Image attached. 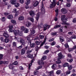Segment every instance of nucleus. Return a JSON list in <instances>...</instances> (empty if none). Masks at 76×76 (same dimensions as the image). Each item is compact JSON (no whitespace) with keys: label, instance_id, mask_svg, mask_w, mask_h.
Here are the masks:
<instances>
[{"label":"nucleus","instance_id":"nucleus-51","mask_svg":"<svg viewBox=\"0 0 76 76\" xmlns=\"http://www.w3.org/2000/svg\"><path fill=\"white\" fill-rule=\"evenodd\" d=\"M1 20L3 22H4L6 20V18L4 17H3L2 18Z\"/></svg>","mask_w":76,"mask_h":76},{"label":"nucleus","instance_id":"nucleus-17","mask_svg":"<svg viewBox=\"0 0 76 76\" xmlns=\"http://www.w3.org/2000/svg\"><path fill=\"white\" fill-rule=\"evenodd\" d=\"M31 2V0H27L25 2V4L26 5H28L30 4Z\"/></svg>","mask_w":76,"mask_h":76},{"label":"nucleus","instance_id":"nucleus-52","mask_svg":"<svg viewBox=\"0 0 76 76\" xmlns=\"http://www.w3.org/2000/svg\"><path fill=\"white\" fill-rule=\"evenodd\" d=\"M3 55L0 54V60H1L3 58Z\"/></svg>","mask_w":76,"mask_h":76},{"label":"nucleus","instance_id":"nucleus-8","mask_svg":"<svg viewBox=\"0 0 76 76\" xmlns=\"http://www.w3.org/2000/svg\"><path fill=\"white\" fill-rule=\"evenodd\" d=\"M76 12V8H75L74 9H72L70 11V13L71 15H73V13H75Z\"/></svg>","mask_w":76,"mask_h":76},{"label":"nucleus","instance_id":"nucleus-20","mask_svg":"<svg viewBox=\"0 0 76 76\" xmlns=\"http://www.w3.org/2000/svg\"><path fill=\"white\" fill-rule=\"evenodd\" d=\"M47 58V56H42L41 59L42 61H44V60H45Z\"/></svg>","mask_w":76,"mask_h":76},{"label":"nucleus","instance_id":"nucleus-53","mask_svg":"<svg viewBox=\"0 0 76 76\" xmlns=\"http://www.w3.org/2000/svg\"><path fill=\"white\" fill-rule=\"evenodd\" d=\"M56 63H57V64H60V63H61V61L58 60L57 61H56Z\"/></svg>","mask_w":76,"mask_h":76},{"label":"nucleus","instance_id":"nucleus-3","mask_svg":"<svg viewBox=\"0 0 76 76\" xmlns=\"http://www.w3.org/2000/svg\"><path fill=\"white\" fill-rule=\"evenodd\" d=\"M14 39L15 41H17L18 42H20L23 44V45H25V40H23V39H20V38H18V37H15V38Z\"/></svg>","mask_w":76,"mask_h":76},{"label":"nucleus","instance_id":"nucleus-48","mask_svg":"<svg viewBox=\"0 0 76 76\" xmlns=\"http://www.w3.org/2000/svg\"><path fill=\"white\" fill-rule=\"evenodd\" d=\"M70 73H71L70 71H68L66 73V75H69V74H70Z\"/></svg>","mask_w":76,"mask_h":76},{"label":"nucleus","instance_id":"nucleus-62","mask_svg":"<svg viewBox=\"0 0 76 76\" xmlns=\"http://www.w3.org/2000/svg\"><path fill=\"white\" fill-rule=\"evenodd\" d=\"M64 46L66 48H69V46L67 44H65Z\"/></svg>","mask_w":76,"mask_h":76},{"label":"nucleus","instance_id":"nucleus-39","mask_svg":"<svg viewBox=\"0 0 76 76\" xmlns=\"http://www.w3.org/2000/svg\"><path fill=\"white\" fill-rule=\"evenodd\" d=\"M59 38L61 42H63V41H64V38H63V37H60Z\"/></svg>","mask_w":76,"mask_h":76},{"label":"nucleus","instance_id":"nucleus-2","mask_svg":"<svg viewBox=\"0 0 76 76\" xmlns=\"http://www.w3.org/2000/svg\"><path fill=\"white\" fill-rule=\"evenodd\" d=\"M50 1L52 3L50 4V9H52L53 7H56L57 4V2L55 0H50Z\"/></svg>","mask_w":76,"mask_h":76},{"label":"nucleus","instance_id":"nucleus-58","mask_svg":"<svg viewBox=\"0 0 76 76\" xmlns=\"http://www.w3.org/2000/svg\"><path fill=\"white\" fill-rule=\"evenodd\" d=\"M56 42L54 41L51 44V45H54L56 44Z\"/></svg>","mask_w":76,"mask_h":76},{"label":"nucleus","instance_id":"nucleus-56","mask_svg":"<svg viewBox=\"0 0 76 76\" xmlns=\"http://www.w3.org/2000/svg\"><path fill=\"white\" fill-rule=\"evenodd\" d=\"M19 1L21 4H23L24 3V1L23 0H19Z\"/></svg>","mask_w":76,"mask_h":76},{"label":"nucleus","instance_id":"nucleus-41","mask_svg":"<svg viewBox=\"0 0 76 76\" xmlns=\"http://www.w3.org/2000/svg\"><path fill=\"white\" fill-rule=\"evenodd\" d=\"M69 65V64L67 63H65L63 65V67H67Z\"/></svg>","mask_w":76,"mask_h":76},{"label":"nucleus","instance_id":"nucleus-36","mask_svg":"<svg viewBox=\"0 0 76 76\" xmlns=\"http://www.w3.org/2000/svg\"><path fill=\"white\" fill-rule=\"evenodd\" d=\"M61 73V71L60 70H58L56 72L57 75H60Z\"/></svg>","mask_w":76,"mask_h":76},{"label":"nucleus","instance_id":"nucleus-31","mask_svg":"<svg viewBox=\"0 0 76 76\" xmlns=\"http://www.w3.org/2000/svg\"><path fill=\"white\" fill-rule=\"evenodd\" d=\"M26 25L28 27H29L31 26V23L29 22H27L26 23Z\"/></svg>","mask_w":76,"mask_h":76},{"label":"nucleus","instance_id":"nucleus-40","mask_svg":"<svg viewBox=\"0 0 76 76\" xmlns=\"http://www.w3.org/2000/svg\"><path fill=\"white\" fill-rule=\"evenodd\" d=\"M42 67V66H40L37 67L36 69V70H39V69H41Z\"/></svg>","mask_w":76,"mask_h":76},{"label":"nucleus","instance_id":"nucleus-6","mask_svg":"<svg viewBox=\"0 0 76 76\" xmlns=\"http://www.w3.org/2000/svg\"><path fill=\"white\" fill-rule=\"evenodd\" d=\"M58 60H60V59H61V58H64L65 56L64 55H62V53H61V52H60L58 54Z\"/></svg>","mask_w":76,"mask_h":76},{"label":"nucleus","instance_id":"nucleus-28","mask_svg":"<svg viewBox=\"0 0 76 76\" xmlns=\"http://www.w3.org/2000/svg\"><path fill=\"white\" fill-rule=\"evenodd\" d=\"M40 74V72H37V71H35L34 72V75H38Z\"/></svg>","mask_w":76,"mask_h":76},{"label":"nucleus","instance_id":"nucleus-32","mask_svg":"<svg viewBox=\"0 0 76 76\" xmlns=\"http://www.w3.org/2000/svg\"><path fill=\"white\" fill-rule=\"evenodd\" d=\"M56 67H57L56 65L55 64H54L52 66V68L53 69H54L56 68Z\"/></svg>","mask_w":76,"mask_h":76},{"label":"nucleus","instance_id":"nucleus-50","mask_svg":"<svg viewBox=\"0 0 76 76\" xmlns=\"http://www.w3.org/2000/svg\"><path fill=\"white\" fill-rule=\"evenodd\" d=\"M57 34V32H55L54 33H51V35H56Z\"/></svg>","mask_w":76,"mask_h":76},{"label":"nucleus","instance_id":"nucleus-60","mask_svg":"<svg viewBox=\"0 0 76 76\" xmlns=\"http://www.w3.org/2000/svg\"><path fill=\"white\" fill-rule=\"evenodd\" d=\"M35 46V43H32L30 45V47H33Z\"/></svg>","mask_w":76,"mask_h":76},{"label":"nucleus","instance_id":"nucleus-10","mask_svg":"<svg viewBox=\"0 0 76 76\" xmlns=\"http://www.w3.org/2000/svg\"><path fill=\"white\" fill-rule=\"evenodd\" d=\"M37 63L39 65H41V64H44V63L42 62V61L41 60H39L37 61Z\"/></svg>","mask_w":76,"mask_h":76},{"label":"nucleus","instance_id":"nucleus-14","mask_svg":"<svg viewBox=\"0 0 76 76\" xmlns=\"http://www.w3.org/2000/svg\"><path fill=\"white\" fill-rule=\"evenodd\" d=\"M11 23H12L14 25H16V20L12 19L11 20Z\"/></svg>","mask_w":76,"mask_h":76},{"label":"nucleus","instance_id":"nucleus-42","mask_svg":"<svg viewBox=\"0 0 76 76\" xmlns=\"http://www.w3.org/2000/svg\"><path fill=\"white\" fill-rule=\"evenodd\" d=\"M41 10H42V12H44V5H43L42 4V5Z\"/></svg>","mask_w":76,"mask_h":76},{"label":"nucleus","instance_id":"nucleus-37","mask_svg":"<svg viewBox=\"0 0 76 76\" xmlns=\"http://www.w3.org/2000/svg\"><path fill=\"white\" fill-rule=\"evenodd\" d=\"M73 67L71 65H69L68 66V68L69 70H71Z\"/></svg>","mask_w":76,"mask_h":76},{"label":"nucleus","instance_id":"nucleus-55","mask_svg":"<svg viewBox=\"0 0 76 76\" xmlns=\"http://www.w3.org/2000/svg\"><path fill=\"white\" fill-rule=\"evenodd\" d=\"M49 73V74H50V75H52L54 74V71H51Z\"/></svg>","mask_w":76,"mask_h":76},{"label":"nucleus","instance_id":"nucleus-16","mask_svg":"<svg viewBox=\"0 0 76 76\" xmlns=\"http://www.w3.org/2000/svg\"><path fill=\"white\" fill-rule=\"evenodd\" d=\"M39 4V2L37 1L34 4L33 6H34V7H36V6H37V5H38Z\"/></svg>","mask_w":76,"mask_h":76},{"label":"nucleus","instance_id":"nucleus-13","mask_svg":"<svg viewBox=\"0 0 76 76\" xmlns=\"http://www.w3.org/2000/svg\"><path fill=\"white\" fill-rule=\"evenodd\" d=\"M46 39H47V37H45V39L44 41L40 45V47H42V46L43 45H44V44H45V41H46Z\"/></svg>","mask_w":76,"mask_h":76},{"label":"nucleus","instance_id":"nucleus-33","mask_svg":"<svg viewBox=\"0 0 76 76\" xmlns=\"http://www.w3.org/2000/svg\"><path fill=\"white\" fill-rule=\"evenodd\" d=\"M16 0H12L11 1V3L12 4H14L16 3Z\"/></svg>","mask_w":76,"mask_h":76},{"label":"nucleus","instance_id":"nucleus-61","mask_svg":"<svg viewBox=\"0 0 76 76\" xmlns=\"http://www.w3.org/2000/svg\"><path fill=\"white\" fill-rule=\"evenodd\" d=\"M67 61H68L70 63H71L72 62V61H73L72 59L70 60L69 59H68L67 60Z\"/></svg>","mask_w":76,"mask_h":76},{"label":"nucleus","instance_id":"nucleus-29","mask_svg":"<svg viewBox=\"0 0 76 76\" xmlns=\"http://www.w3.org/2000/svg\"><path fill=\"white\" fill-rule=\"evenodd\" d=\"M35 12L34 11H31L30 12V15L31 16H32L34 14Z\"/></svg>","mask_w":76,"mask_h":76},{"label":"nucleus","instance_id":"nucleus-9","mask_svg":"<svg viewBox=\"0 0 76 76\" xmlns=\"http://www.w3.org/2000/svg\"><path fill=\"white\" fill-rule=\"evenodd\" d=\"M3 35L4 37H5L6 38H7L9 37V35L7 33V31H4V33L3 34Z\"/></svg>","mask_w":76,"mask_h":76},{"label":"nucleus","instance_id":"nucleus-35","mask_svg":"<svg viewBox=\"0 0 76 76\" xmlns=\"http://www.w3.org/2000/svg\"><path fill=\"white\" fill-rule=\"evenodd\" d=\"M0 39H1V42H4L5 39L4 38V37H0Z\"/></svg>","mask_w":76,"mask_h":76},{"label":"nucleus","instance_id":"nucleus-54","mask_svg":"<svg viewBox=\"0 0 76 76\" xmlns=\"http://www.w3.org/2000/svg\"><path fill=\"white\" fill-rule=\"evenodd\" d=\"M35 43L37 45H39V44H40V42L38 41H36Z\"/></svg>","mask_w":76,"mask_h":76},{"label":"nucleus","instance_id":"nucleus-64","mask_svg":"<svg viewBox=\"0 0 76 76\" xmlns=\"http://www.w3.org/2000/svg\"><path fill=\"white\" fill-rule=\"evenodd\" d=\"M13 28V26L12 25H10L9 26V29H12V28Z\"/></svg>","mask_w":76,"mask_h":76},{"label":"nucleus","instance_id":"nucleus-11","mask_svg":"<svg viewBox=\"0 0 76 76\" xmlns=\"http://www.w3.org/2000/svg\"><path fill=\"white\" fill-rule=\"evenodd\" d=\"M61 11H62L63 14H65L67 12V10H66L65 9H63L61 10Z\"/></svg>","mask_w":76,"mask_h":76},{"label":"nucleus","instance_id":"nucleus-15","mask_svg":"<svg viewBox=\"0 0 76 76\" xmlns=\"http://www.w3.org/2000/svg\"><path fill=\"white\" fill-rule=\"evenodd\" d=\"M31 34V35H33L35 33V31L34 29H31L30 30Z\"/></svg>","mask_w":76,"mask_h":76},{"label":"nucleus","instance_id":"nucleus-45","mask_svg":"<svg viewBox=\"0 0 76 76\" xmlns=\"http://www.w3.org/2000/svg\"><path fill=\"white\" fill-rule=\"evenodd\" d=\"M30 20L32 22H34V19L33 18H31L30 19Z\"/></svg>","mask_w":76,"mask_h":76},{"label":"nucleus","instance_id":"nucleus-27","mask_svg":"<svg viewBox=\"0 0 76 76\" xmlns=\"http://www.w3.org/2000/svg\"><path fill=\"white\" fill-rule=\"evenodd\" d=\"M9 39L8 38H5L4 42H5V43H7V42H9Z\"/></svg>","mask_w":76,"mask_h":76},{"label":"nucleus","instance_id":"nucleus-44","mask_svg":"<svg viewBox=\"0 0 76 76\" xmlns=\"http://www.w3.org/2000/svg\"><path fill=\"white\" fill-rule=\"evenodd\" d=\"M25 27L24 26H22L21 27V30L22 31H23L25 29Z\"/></svg>","mask_w":76,"mask_h":76},{"label":"nucleus","instance_id":"nucleus-38","mask_svg":"<svg viewBox=\"0 0 76 76\" xmlns=\"http://www.w3.org/2000/svg\"><path fill=\"white\" fill-rule=\"evenodd\" d=\"M14 6L16 7H18L20 6V4L18 3H15Z\"/></svg>","mask_w":76,"mask_h":76},{"label":"nucleus","instance_id":"nucleus-25","mask_svg":"<svg viewBox=\"0 0 76 76\" xmlns=\"http://www.w3.org/2000/svg\"><path fill=\"white\" fill-rule=\"evenodd\" d=\"M9 68L10 69H13V68H14L13 65L12 64H10L9 66Z\"/></svg>","mask_w":76,"mask_h":76},{"label":"nucleus","instance_id":"nucleus-57","mask_svg":"<svg viewBox=\"0 0 76 76\" xmlns=\"http://www.w3.org/2000/svg\"><path fill=\"white\" fill-rule=\"evenodd\" d=\"M27 39V41H31V39H30V37H29V36H28L26 38Z\"/></svg>","mask_w":76,"mask_h":76},{"label":"nucleus","instance_id":"nucleus-47","mask_svg":"<svg viewBox=\"0 0 76 76\" xmlns=\"http://www.w3.org/2000/svg\"><path fill=\"white\" fill-rule=\"evenodd\" d=\"M9 31L10 32H14V30H13L12 28H9Z\"/></svg>","mask_w":76,"mask_h":76},{"label":"nucleus","instance_id":"nucleus-1","mask_svg":"<svg viewBox=\"0 0 76 76\" xmlns=\"http://www.w3.org/2000/svg\"><path fill=\"white\" fill-rule=\"evenodd\" d=\"M66 17V16L64 15H62L61 17V20H62V21H63V22L62 23V25H64V24L65 25H67L68 26H69V24L66 23V22H67V18H65Z\"/></svg>","mask_w":76,"mask_h":76},{"label":"nucleus","instance_id":"nucleus-18","mask_svg":"<svg viewBox=\"0 0 76 76\" xmlns=\"http://www.w3.org/2000/svg\"><path fill=\"white\" fill-rule=\"evenodd\" d=\"M37 56V55L35 54H33V55H31V56H30V58H35V57H36Z\"/></svg>","mask_w":76,"mask_h":76},{"label":"nucleus","instance_id":"nucleus-19","mask_svg":"<svg viewBox=\"0 0 76 76\" xmlns=\"http://www.w3.org/2000/svg\"><path fill=\"white\" fill-rule=\"evenodd\" d=\"M13 70L12 71V72H11V74L12 75H13V74H15V72H16V71H17V70H17V69L14 68H13V69H12Z\"/></svg>","mask_w":76,"mask_h":76},{"label":"nucleus","instance_id":"nucleus-24","mask_svg":"<svg viewBox=\"0 0 76 76\" xmlns=\"http://www.w3.org/2000/svg\"><path fill=\"white\" fill-rule=\"evenodd\" d=\"M29 31V30H28V29L25 28L24 30V33H25L26 34L28 32V31Z\"/></svg>","mask_w":76,"mask_h":76},{"label":"nucleus","instance_id":"nucleus-49","mask_svg":"<svg viewBox=\"0 0 76 76\" xmlns=\"http://www.w3.org/2000/svg\"><path fill=\"white\" fill-rule=\"evenodd\" d=\"M73 32L72 31H69L68 32V34L69 35H72L73 34Z\"/></svg>","mask_w":76,"mask_h":76},{"label":"nucleus","instance_id":"nucleus-63","mask_svg":"<svg viewBox=\"0 0 76 76\" xmlns=\"http://www.w3.org/2000/svg\"><path fill=\"white\" fill-rule=\"evenodd\" d=\"M19 11H17L15 13V16H18L19 15Z\"/></svg>","mask_w":76,"mask_h":76},{"label":"nucleus","instance_id":"nucleus-43","mask_svg":"<svg viewBox=\"0 0 76 76\" xmlns=\"http://www.w3.org/2000/svg\"><path fill=\"white\" fill-rule=\"evenodd\" d=\"M49 52V50H45V52L44 53V54H47L48 53V52Z\"/></svg>","mask_w":76,"mask_h":76},{"label":"nucleus","instance_id":"nucleus-30","mask_svg":"<svg viewBox=\"0 0 76 76\" xmlns=\"http://www.w3.org/2000/svg\"><path fill=\"white\" fill-rule=\"evenodd\" d=\"M25 53V49H23L21 50V55H23Z\"/></svg>","mask_w":76,"mask_h":76},{"label":"nucleus","instance_id":"nucleus-26","mask_svg":"<svg viewBox=\"0 0 76 76\" xmlns=\"http://www.w3.org/2000/svg\"><path fill=\"white\" fill-rule=\"evenodd\" d=\"M39 13L37 14L36 17V20H38V19H39Z\"/></svg>","mask_w":76,"mask_h":76},{"label":"nucleus","instance_id":"nucleus-34","mask_svg":"<svg viewBox=\"0 0 76 76\" xmlns=\"http://www.w3.org/2000/svg\"><path fill=\"white\" fill-rule=\"evenodd\" d=\"M61 27V25H57L54 27V29H56V28H60Z\"/></svg>","mask_w":76,"mask_h":76},{"label":"nucleus","instance_id":"nucleus-23","mask_svg":"<svg viewBox=\"0 0 76 76\" xmlns=\"http://www.w3.org/2000/svg\"><path fill=\"white\" fill-rule=\"evenodd\" d=\"M7 18L9 19H13V15H10L7 17Z\"/></svg>","mask_w":76,"mask_h":76},{"label":"nucleus","instance_id":"nucleus-21","mask_svg":"<svg viewBox=\"0 0 76 76\" xmlns=\"http://www.w3.org/2000/svg\"><path fill=\"white\" fill-rule=\"evenodd\" d=\"M71 4H72L70 3H66L65 6L68 7H70L71 6Z\"/></svg>","mask_w":76,"mask_h":76},{"label":"nucleus","instance_id":"nucleus-59","mask_svg":"<svg viewBox=\"0 0 76 76\" xmlns=\"http://www.w3.org/2000/svg\"><path fill=\"white\" fill-rule=\"evenodd\" d=\"M18 64V62L15 61L13 63V64H14V65H17Z\"/></svg>","mask_w":76,"mask_h":76},{"label":"nucleus","instance_id":"nucleus-5","mask_svg":"<svg viewBox=\"0 0 76 76\" xmlns=\"http://www.w3.org/2000/svg\"><path fill=\"white\" fill-rule=\"evenodd\" d=\"M72 39H76V36L75 35H73L71 37H70L69 39V38H67L66 39V41L67 42H70Z\"/></svg>","mask_w":76,"mask_h":76},{"label":"nucleus","instance_id":"nucleus-22","mask_svg":"<svg viewBox=\"0 0 76 76\" xmlns=\"http://www.w3.org/2000/svg\"><path fill=\"white\" fill-rule=\"evenodd\" d=\"M34 60H32L31 61V64H30L29 65H28V70H30V68L31 67V66L32 65V63L34 62Z\"/></svg>","mask_w":76,"mask_h":76},{"label":"nucleus","instance_id":"nucleus-46","mask_svg":"<svg viewBox=\"0 0 76 76\" xmlns=\"http://www.w3.org/2000/svg\"><path fill=\"white\" fill-rule=\"evenodd\" d=\"M9 63V61H3V64H7Z\"/></svg>","mask_w":76,"mask_h":76},{"label":"nucleus","instance_id":"nucleus-4","mask_svg":"<svg viewBox=\"0 0 76 76\" xmlns=\"http://www.w3.org/2000/svg\"><path fill=\"white\" fill-rule=\"evenodd\" d=\"M14 33L15 35H18L19 34L20 36H22L23 34H22V32L19 31V30H14Z\"/></svg>","mask_w":76,"mask_h":76},{"label":"nucleus","instance_id":"nucleus-7","mask_svg":"<svg viewBox=\"0 0 76 76\" xmlns=\"http://www.w3.org/2000/svg\"><path fill=\"white\" fill-rule=\"evenodd\" d=\"M50 27V26L48 25L47 24H45L43 26L44 30L45 31L47 29H48Z\"/></svg>","mask_w":76,"mask_h":76},{"label":"nucleus","instance_id":"nucleus-12","mask_svg":"<svg viewBox=\"0 0 76 76\" xmlns=\"http://www.w3.org/2000/svg\"><path fill=\"white\" fill-rule=\"evenodd\" d=\"M18 20L20 21L23 20H24V17L23 16H20L19 17Z\"/></svg>","mask_w":76,"mask_h":76}]
</instances>
